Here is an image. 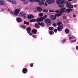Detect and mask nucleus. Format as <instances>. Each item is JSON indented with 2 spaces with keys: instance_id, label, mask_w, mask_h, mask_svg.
Masks as SVG:
<instances>
[{
  "instance_id": "nucleus-1",
  "label": "nucleus",
  "mask_w": 78,
  "mask_h": 78,
  "mask_svg": "<svg viewBox=\"0 0 78 78\" xmlns=\"http://www.w3.org/2000/svg\"><path fill=\"white\" fill-rule=\"evenodd\" d=\"M75 0H68V1H66V4L67 7L68 8H73V6L71 5L70 4V2L69 1H74Z\"/></svg>"
},
{
  "instance_id": "nucleus-2",
  "label": "nucleus",
  "mask_w": 78,
  "mask_h": 78,
  "mask_svg": "<svg viewBox=\"0 0 78 78\" xmlns=\"http://www.w3.org/2000/svg\"><path fill=\"white\" fill-rule=\"evenodd\" d=\"M20 10L19 9H16L14 12H12V11H11L10 12V13L11 14L13 15L14 14L15 16H17L18 15L19 12H20Z\"/></svg>"
},
{
  "instance_id": "nucleus-3",
  "label": "nucleus",
  "mask_w": 78,
  "mask_h": 78,
  "mask_svg": "<svg viewBox=\"0 0 78 78\" xmlns=\"http://www.w3.org/2000/svg\"><path fill=\"white\" fill-rule=\"evenodd\" d=\"M41 0H29L31 2H39V5H42L44 4V2L41 1L39 2Z\"/></svg>"
},
{
  "instance_id": "nucleus-4",
  "label": "nucleus",
  "mask_w": 78,
  "mask_h": 78,
  "mask_svg": "<svg viewBox=\"0 0 78 78\" xmlns=\"http://www.w3.org/2000/svg\"><path fill=\"white\" fill-rule=\"evenodd\" d=\"M18 16L19 17L23 16L24 19H26L27 18V16L26 14L23 12L20 13L18 15Z\"/></svg>"
},
{
  "instance_id": "nucleus-5",
  "label": "nucleus",
  "mask_w": 78,
  "mask_h": 78,
  "mask_svg": "<svg viewBox=\"0 0 78 78\" xmlns=\"http://www.w3.org/2000/svg\"><path fill=\"white\" fill-rule=\"evenodd\" d=\"M56 3L58 4H62L65 3L64 0H57L56 2Z\"/></svg>"
},
{
  "instance_id": "nucleus-6",
  "label": "nucleus",
  "mask_w": 78,
  "mask_h": 78,
  "mask_svg": "<svg viewBox=\"0 0 78 78\" xmlns=\"http://www.w3.org/2000/svg\"><path fill=\"white\" fill-rule=\"evenodd\" d=\"M50 17L51 20L52 21L55 20L56 18L55 16L53 15H51Z\"/></svg>"
},
{
  "instance_id": "nucleus-7",
  "label": "nucleus",
  "mask_w": 78,
  "mask_h": 78,
  "mask_svg": "<svg viewBox=\"0 0 78 78\" xmlns=\"http://www.w3.org/2000/svg\"><path fill=\"white\" fill-rule=\"evenodd\" d=\"M63 28V26H58L57 27V30L58 31H62V29Z\"/></svg>"
},
{
  "instance_id": "nucleus-8",
  "label": "nucleus",
  "mask_w": 78,
  "mask_h": 78,
  "mask_svg": "<svg viewBox=\"0 0 78 78\" xmlns=\"http://www.w3.org/2000/svg\"><path fill=\"white\" fill-rule=\"evenodd\" d=\"M31 22H41L39 18H37V19H33L32 20L30 21Z\"/></svg>"
},
{
  "instance_id": "nucleus-9",
  "label": "nucleus",
  "mask_w": 78,
  "mask_h": 78,
  "mask_svg": "<svg viewBox=\"0 0 78 78\" xmlns=\"http://www.w3.org/2000/svg\"><path fill=\"white\" fill-rule=\"evenodd\" d=\"M47 17V15H46L45 16H44L43 17L39 18V19H40V22H41V21H43V20L45 19H46Z\"/></svg>"
},
{
  "instance_id": "nucleus-10",
  "label": "nucleus",
  "mask_w": 78,
  "mask_h": 78,
  "mask_svg": "<svg viewBox=\"0 0 78 78\" xmlns=\"http://www.w3.org/2000/svg\"><path fill=\"white\" fill-rule=\"evenodd\" d=\"M47 3L49 4H51L52 3L55 2V0H48L46 1Z\"/></svg>"
},
{
  "instance_id": "nucleus-11",
  "label": "nucleus",
  "mask_w": 78,
  "mask_h": 78,
  "mask_svg": "<svg viewBox=\"0 0 78 78\" xmlns=\"http://www.w3.org/2000/svg\"><path fill=\"white\" fill-rule=\"evenodd\" d=\"M45 22L47 24L51 23V20L48 19H47L45 20Z\"/></svg>"
},
{
  "instance_id": "nucleus-12",
  "label": "nucleus",
  "mask_w": 78,
  "mask_h": 78,
  "mask_svg": "<svg viewBox=\"0 0 78 78\" xmlns=\"http://www.w3.org/2000/svg\"><path fill=\"white\" fill-rule=\"evenodd\" d=\"M38 24L42 27H43L45 26V24H44V23L43 22L41 23H38Z\"/></svg>"
},
{
  "instance_id": "nucleus-13",
  "label": "nucleus",
  "mask_w": 78,
  "mask_h": 78,
  "mask_svg": "<svg viewBox=\"0 0 78 78\" xmlns=\"http://www.w3.org/2000/svg\"><path fill=\"white\" fill-rule=\"evenodd\" d=\"M26 30L28 33H30L31 30V28L30 27H29L26 29Z\"/></svg>"
},
{
  "instance_id": "nucleus-14",
  "label": "nucleus",
  "mask_w": 78,
  "mask_h": 78,
  "mask_svg": "<svg viewBox=\"0 0 78 78\" xmlns=\"http://www.w3.org/2000/svg\"><path fill=\"white\" fill-rule=\"evenodd\" d=\"M73 10V9H67L66 11L65 12V13H69V12H71V11H72Z\"/></svg>"
},
{
  "instance_id": "nucleus-15",
  "label": "nucleus",
  "mask_w": 78,
  "mask_h": 78,
  "mask_svg": "<svg viewBox=\"0 0 78 78\" xmlns=\"http://www.w3.org/2000/svg\"><path fill=\"white\" fill-rule=\"evenodd\" d=\"M66 9L65 8L61 9L60 11V13H63L65 11Z\"/></svg>"
},
{
  "instance_id": "nucleus-16",
  "label": "nucleus",
  "mask_w": 78,
  "mask_h": 78,
  "mask_svg": "<svg viewBox=\"0 0 78 78\" xmlns=\"http://www.w3.org/2000/svg\"><path fill=\"white\" fill-rule=\"evenodd\" d=\"M27 70V68H23L22 70L23 73L24 74L26 73Z\"/></svg>"
},
{
  "instance_id": "nucleus-17",
  "label": "nucleus",
  "mask_w": 78,
  "mask_h": 78,
  "mask_svg": "<svg viewBox=\"0 0 78 78\" xmlns=\"http://www.w3.org/2000/svg\"><path fill=\"white\" fill-rule=\"evenodd\" d=\"M36 9L37 10V11L40 12H41L42 11V9L41 7H37Z\"/></svg>"
},
{
  "instance_id": "nucleus-18",
  "label": "nucleus",
  "mask_w": 78,
  "mask_h": 78,
  "mask_svg": "<svg viewBox=\"0 0 78 78\" xmlns=\"http://www.w3.org/2000/svg\"><path fill=\"white\" fill-rule=\"evenodd\" d=\"M0 5H5V4L4 3V1L2 0H0Z\"/></svg>"
},
{
  "instance_id": "nucleus-19",
  "label": "nucleus",
  "mask_w": 78,
  "mask_h": 78,
  "mask_svg": "<svg viewBox=\"0 0 78 78\" xmlns=\"http://www.w3.org/2000/svg\"><path fill=\"white\" fill-rule=\"evenodd\" d=\"M34 16L32 15H30L28 16V18L29 20H31L32 18H34Z\"/></svg>"
},
{
  "instance_id": "nucleus-20",
  "label": "nucleus",
  "mask_w": 78,
  "mask_h": 78,
  "mask_svg": "<svg viewBox=\"0 0 78 78\" xmlns=\"http://www.w3.org/2000/svg\"><path fill=\"white\" fill-rule=\"evenodd\" d=\"M17 21L18 23H21L22 22V19L20 18H17Z\"/></svg>"
},
{
  "instance_id": "nucleus-21",
  "label": "nucleus",
  "mask_w": 78,
  "mask_h": 78,
  "mask_svg": "<svg viewBox=\"0 0 78 78\" xmlns=\"http://www.w3.org/2000/svg\"><path fill=\"white\" fill-rule=\"evenodd\" d=\"M32 33H33L34 34H36V32H37V30H35V29H33L32 30Z\"/></svg>"
},
{
  "instance_id": "nucleus-22",
  "label": "nucleus",
  "mask_w": 78,
  "mask_h": 78,
  "mask_svg": "<svg viewBox=\"0 0 78 78\" xmlns=\"http://www.w3.org/2000/svg\"><path fill=\"white\" fill-rule=\"evenodd\" d=\"M23 23L25 25H29L30 24V22H27L26 21H24Z\"/></svg>"
},
{
  "instance_id": "nucleus-23",
  "label": "nucleus",
  "mask_w": 78,
  "mask_h": 78,
  "mask_svg": "<svg viewBox=\"0 0 78 78\" xmlns=\"http://www.w3.org/2000/svg\"><path fill=\"white\" fill-rule=\"evenodd\" d=\"M65 33H66V34H68L69 32V30L67 29H66L65 30Z\"/></svg>"
},
{
  "instance_id": "nucleus-24",
  "label": "nucleus",
  "mask_w": 78,
  "mask_h": 78,
  "mask_svg": "<svg viewBox=\"0 0 78 78\" xmlns=\"http://www.w3.org/2000/svg\"><path fill=\"white\" fill-rule=\"evenodd\" d=\"M35 26V27H36L37 29H39V28H40V27H39V26L37 25V24H36Z\"/></svg>"
},
{
  "instance_id": "nucleus-25",
  "label": "nucleus",
  "mask_w": 78,
  "mask_h": 78,
  "mask_svg": "<svg viewBox=\"0 0 78 78\" xmlns=\"http://www.w3.org/2000/svg\"><path fill=\"white\" fill-rule=\"evenodd\" d=\"M49 29L50 30L53 31L54 30V28L52 27H51L49 28Z\"/></svg>"
},
{
  "instance_id": "nucleus-26",
  "label": "nucleus",
  "mask_w": 78,
  "mask_h": 78,
  "mask_svg": "<svg viewBox=\"0 0 78 78\" xmlns=\"http://www.w3.org/2000/svg\"><path fill=\"white\" fill-rule=\"evenodd\" d=\"M74 38H75V37H73V36H72L71 37H69V40H72V39H74Z\"/></svg>"
},
{
  "instance_id": "nucleus-27",
  "label": "nucleus",
  "mask_w": 78,
  "mask_h": 78,
  "mask_svg": "<svg viewBox=\"0 0 78 78\" xmlns=\"http://www.w3.org/2000/svg\"><path fill=\"white\" fill-rule=\"evenodd\" d=\"M11 2L13 4H16V1H12Z\"/></svg>"
},
{
  "instance_id": "nucleus-28",
  "label": "nucleus",
  "mask_w": 78,
  "mask_h": 78,
  "mask_svg": "<svg viewBox=\"0 0 78 78\" xmlns=\"http://www.w3.org/2000/svg\"><path fill=\"white\" fill-rule=\"evenodd\" d=\"M61 14L60 13L59 14H56L55 15V16H56L57 17H58L59 16H60Z\"/></svg>"
},
{
  "instance_id": "nucleus-29",
  "label": "nucleus",
  "mask_w": 78,
  "mask_h": 78,
  "mask_svg": "<svg viewBox=\"0 0 78 78\" xmlns=\"http://www.w3.org/2000/svg\"><path fill=\"white\" fill-rule=\"evenodd\" d=\"M58 25H59V26H63V25L61 23L59 22L57 24Z\"/></svg>"
},
{
  "instance_id": "nucleus-30",
  "label": "nucleus",
  "mask_w": 78,
  "mask_h": 78,
  "mask_svg": "<svg viewBox=\"0 0 78 78\" xmlns=\"http://www.w3.org/2000/svg\"><path fill=\"white\" fill-rule=\"evenodd\" d=\"M76 39H75V40H71L70 41V42H71V43L75 42L76 41Z\"/></svg>"
},
{
  "instance_id": "nucleus-31",
  "label": "nucleus",
  "mask_w": 78,
  "mask_h": 78,
  "mask_svg": "<svg viewBox=\"0 0 78 78\" xmlns=\"http://www.w3.org/2000/svg\"><path fill=\"white\" fill-rule=\"evenodd\" d=\"M43 12H48V11L47 10L44 9L43 10Z\"/></svg>"
},
{
  "instance_id": "nucleus-32",
  "label": "nucleus",
  "mask_w": 78,
  "mask_h": 78,
  "mask_svg": "<svg viewBox=\"0 0 78 78\" xmlns=\"http://www.w3.org/2000/svg\"><path fill=\"white\" fill-rule=\"evenodd\" d=\"M39 16L40 17H42L43 16V14L42 13H40V14L39 15Z\"/></svg>"
},
{
  "instance_id": "nucleus-33",
  "label": "nucleus",
  "mask_w": 78,
  "mask_h": 78,
  "mask_svg": "<svg viewBox=\"0 0 78 78\" xmlns=\"http://www.w3.org/2000/svg\"><path fill=\"white\" fill-rule=\"evenodd\" d=\"M54 33V32H53V31H51L49 32V34L50 35H52V34H53Z\"/></svg>"
},
{
  "instance_id": "nucleus-34",
  "label": "nucleus",
  "mask_w": 78,
  "mask_h": 78,
  "mask_svg": "<svg viewBox=\"0 0 78 78\" xmlns=\"http://www.w3.org/2000/svg\"><path fill=\"white\" fill-rule=\"evenodd\" d=\"M66 40L65 39H64L62 41V43H64L66 41Z\"/></svg>"
},
{
  "instance_id": "nucleus-35",
  "label": "nucleus",
  "mask_w": 78,
  "mask_h": 78,
  "mask_svg": "<svg viewBox=\"0 0 78 78\" xmlns=\"http://www.w3.org/2000/svg\"><path fill=\"white\" fill-rule=\"evenodd\" d=\"M59 7L60 8H62L64 7L63 5H59Z\"/></svg>"
},
{
  "instance_id": "nucleus-36",
  "label": "nucleus",
  "mask_w": 78,
  "mask_h": 78,
  "mask_svg": "<svg viewBox=\"0 0 78 78\" xmlns=\"http://www.w3.org/2000/svg\"><path fill=\"white\" fill-rule=\"evenodd\" d=\"M49 12H55L52 10H50L49 11Z\"/></svg>"
},
{
  "instance_id": "nucleus-37",
  "label": "nucleus",
  "mask_w": 78,
  "mask_h": 78,
  "mask_svg": "<svg viewBox=\"0 0 78 78\" xmlns=\"http://www.w3.org/2000/svg\"><path fill=\"white\" fill-rule=\"evenodd\" d=\"M28 34H29V35L30 36H31V35H33V33H28Z\"/></svg>"
},
{
  "instance_id": "nucleus-38",
  "label": "nucleus",
  "mask_w": 78,
  "mask_h": 78,
  "mask_svg": "<svg viewBox=\"0 0 78 78\" xmlns=\"http://www.w3.org/2000/svg\"><path fill=\"white\" fill-rule=\"evenodd\" d=\"M33 65H34L32 63H31V64H30V66L31 67H33Z\"/></svg>"
},
{
  "instance_id": "nucleus-39",
  "label": "nucleus",
  "mask_w": 78,
  "mask_h": 78,
  "mask_svg": "<svg viewBox=\"0 0 78 78\" xmlns=\"http://www.w3.org/2000/svg\"><path fill=\"white\" fill-rule=\"evenodd\" d=\"M54 31L55 33H56L57 32V30L56 29H55L54 30Z\"/></svg>"
},
{
  "instance_id": "nucleus-40",
  "label": "nucleus",
  "mask_w": 78,
  "mask_h": 78,
  "mask_svg": "<svg viewBox=\"0 0 78 78\" xmlns=\"http://www.w3.org/2000/svg\"><path fill=\"white\" fill-rule=\"evenodd\" d=\"M55 12L57 13H58L59 12V11L58 10H57L55 11Z\"/></svg>"
},
{
  "instance_id": "nucleus-41",
  "label": "nucleus",
  "mask_w": 78,
  "mask_h": 78,
  "mask_svg": "<svg viewBox=\"0 0 78 78\" xmlns=\"http://www.w3.org/2000/svg\"><path fill=\"white\" fill-rule=\"evenodd\" d=\"M34 38H36V37L35 35H33L32 36Z\"/></svg>"
},
{
  "instance_id": "nucleus-42",
  "label": "nucleus",
  "mask_w": 78,
  "mask_h": 78,
  "mask_svg": "<svg viewBox=\"0 0 78 78\" xmlns=\"http://www.w3.org/2000/svg\"><path fill=\"white\" fill-rule=\"evenodd\" d=\"M53 25L54 27H56V25L55 23H54Z\"/></svg>"
},
{
  "instance_id": "nucleus-43",
  "label": "nucleus",
  "mask_w": 78,
  "mask_h": 78,
  "mask_svg": "<svg viewBox=\"0 0 78 78\" xmlns=\"http://www.w3.org/2000/svg\"><path fill=\"white\" fill-rule=\"evenodd\" d=\"M44 5H45V6H47V5H48V4H47V3H44Z\"/></svg>"
},
{
  "instance_id": "nucleus-44",
  "label": "nucleus",
  "mask_w": 78,
  "mask_h": 78,
  "mask_svg": "<svg viewBox=\"0 0 78 78\" xmlns=\"http://www.w3.org/2000/svg\"><path fill=\"white\" fill-rule=\"evenodd\" d=\"M76 49L78 50V46H76Z\"/></svg>"
},
{
  "instance_id": "nucleus-45",
  "label": "nucleus",
  "mask_w": 78,
  "mask_h": 78,
  "mask_svg": "<svg viewBox=\"0 0 78 78\" xmlns=\"http://www.w3.org/2000/svg\"><path fill=\"white\" fill-rule=\"evenodd\" d=\"M7 1H8L9 2H11V0H6Z\"/></svg>"
},
{
  "instance_id": "nucleus-46",
  "label": "nucleus",
  "mask_w": 78,
  "mask_h": 78,
  "mask_svg": "<svg viewBox=\"0 0 78 78\" xmlns=\"http://www.w3.org/2000/svg\"><path fill=\"white\" fill-rule=\"evenodd\" d=\"M21 27L22 28H24V27H25V26H22Z\"/></svg>"
},
{
  "instance_id": "nucleus-47",
  "label": "nucleus",
  "mask_w": 78,
  "mask_h": 78,
  "mask_svg": "<svg viewBox=\"0 0 78 78\" xmlns=\"http://www.w3.org/2000/svg\"><path fill=\"white\" fill-rule=\"evenodd\" d=\"M71 36V35L70 34H69L68 35V37H70Z\"/></svg>"
},
{
  "instance_id": "nucleus-48",
  "label": "nucleus",
  "mask_w": 78,
  "mask_h": 78,
  "mask_svg": "<svg viewBox=\"0 0 78 78\" xmlns=\"http://www.w3.org/2000/svg\"><path fill=\"white\" fill-rule=\"evenodd\" d=\"M63 18L64 19H66V16H64L63 17Z\"/></svg>"
},
{
  "instance_id": "nucleus-49",
  "label": "nucleus",
  "mask_w": 78,
  "mask_h": 78,
  "mask_svg": "<svg viewBox=\"0 0 78 78\" xmlns=\"http://www.w3.org/2000/svg\"><path fill=\"white\" fill-rule=\"evenodd\" d=\"M76 16V15H73V17H75Z\"/></svg>"
},
{
  "instance_id": "nucleus-50",
  "label": "nucleus",
  "mask_w": 78,
  "mask_h": 78,
  "mask_svg": "<svg viewBox=\"0 0 78 78\" xmlns=\"http://www.w3.org/2000/svg\"><path fill=\"white\" fill-rule=\"evenodd\" d=\"M4 9H2V11H4Z\"/></svg>"
},
{
  "instance_id": "nucleus-51",
  "label": "nucleus",
  "mask_w": 78,
  "mask_h": 78,
  "mask_svg": "<svg viewBox=\"0 0 78 78\" xmlns=\"http://www.w3.org/2000/svg\"><path fill=\"white\" fill-rule=\"evenodd\" d=\"M26 0H20V1H25Z\"/></svg>"
},
{
  "instance_id": "nucleus-52",
  "label": "nucleus",
  "mask_w": 78,
  "mask_h": 78,
  "mask_svg": "<svg viewBox=\"0 0 78 78\" xmlns=\"http://www.w3.org/2000/svg\"><path fill=\"white\" fill-rule=\"evenodd\" d=\"M42 1V2H44L45 1V0H41Z\"/></svg>"
},
{
  "instance_id": "nucleus-53",
  "label": "nucleus",
  "mask_w": 78,
  "mask_h": 78,
  "mask_svg": "<svg viewBox=\"0 0 78 78\" xmlns=\"http://www.w3.org/2000/svg\"><path fill=\"white\" fill-rule=\"evenodd\" d=\"M8 10L9 11H10V9H8Z\"/></svg>"
},
{
  "instance_id": "nucleus-54",
  "label": "nucleus",
  "mask_w": 78,
  "mask_h": 78,
  "mask_svg": "<svg viewBox=\"0 0 78 78\" xmlns=\"http://www.w3.org/2000/svg\"><path fill=\"white\" fill-rule=\"evenodd\" d=\"M34 12H37V11H35Z\"/></svg>"
},
{
  "instance_id": "nucleus-55",
  "label": "nucleus",
  "mask_w": 78,
  "mask_h": 78,
  "mask_svg": "<svg viewBox=\"0 0 78 78\" xmlns=\"http://www.w3.org/2000/svg\"><path fill=\"white\" fill-rule=\"evenodd\" d=\"M74 7H76V6H75V5H74Z\"/></svg>"
},
{
  "instance_id": "nucleus-56",
  "label": "nucleus",
  "mask_w": 78,
  "mask_h": 78,
  "mask_svg": "<svg viewBox=\"0 0 78 78\" xmlns=\"http://www.w3.org/2000/svg\"><path fill=\"white\" fill-rule=\"evenodd\" d=\"M77 44H78V42L77 43Z\"/></svg>"
}]
</instances>
